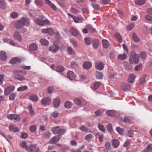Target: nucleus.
<instances>
[{
	"mask_svg": "<svg viewBox=\"0 0 152 152\" xmlns=\"http://www.w3.org/2000/svg\"><path fill=\"white\" fill-rule=\"evenodd\" d=\"M7 117L8 119L15 122H19L21 119L20 115L17 114H9Z\"/></svg>",
	"mask_w": 152,
	"mask_h": 152,
	"instance_id": "4",
	"label": "nucleus"
},
{
	"mask_svg": "<svg viewBox=\"0 0 152 152\" xmlns=\"http://www.w3.org/2000/svg\"><path fill=\"white\" fill-rule=\"evenodd\" d=\"M64 68L62 66H57L56 69V71L57 72H61L64 71Z\"/></svg>",
	"mask_w": 152,
	"mask_h": 152,
	"instance_id": "50",
	"label": "nucleus"
},
{
	"mask_svg": "<svg viewBox=\"0 0 152 152\" xmlns=\"http://www.w3.org/2000/svg\"><path fill=\"white\" fill-rule=\"evenodd\" d=\"M37 127L35 125H34L30 126L29 127V130L31 132L33 133L36 132Z\"/></svg>",
	"mask_w": 152,
	"mask_h": 152,
	"instance_id": "45",
	"label": "nucleus"
},
{
	"mask_svg": "<svg viewBox=\"0 0 152 152\" xmlns=\"http://www.w3.org/2000/svg\"><path fill=\"white\" fill-rule=\"evenodd\" d=\"M28 107L29 110L30 115L32 116H34L35 115V113L34 110L33 109L32 105L31 104H29Z\"/></svg>",
	"mask_w": 152,
	"mask_h": 152,
	"instance_id": "27",
	"label": "nucleus"
},
{
	"mask_svg": "<svg viewBox=\"0 0 152 152\" xmlns=\"http://www.w3.org/2000/svg\"><path fill=\"white\" fill-rule=\"evenodd\" d=\"M127 58V55L126 54L119 55L118 57V59L120 61L124 60Z\"/></svg>",
	"mask_w": 152,
	"mask_h": 152,
	"instance_id": "31",
	"label": "nucleus"
},
{
	"mask_svg": "<svg viewBox=\"0 0 152 152\" xmlns=\"http://www.w3.org/2000/svg\"><path fill=\"white\" fill-rule=\"evenodd\" d=\"M80 129L86 132H91V131H88L89 129L87 127L84 126H81L80 128Z\"/></svg>",
	"mask_w": 152,
	"mask_h": 152,
	"instance_id": "44",
	"label": "nucleus"
},
{
	"mask_svg": "<svg viewBox=\"0 0 152 152\" xmlns=\"http://www.w3.org/2000/svg\"><path fill=\"white\" fill-rule=\"evenodd\" d=\"M68 53L71 55H75V52L71 47H69L67 50Z\"/></svg>",
	"mask_w": 152,
	"mask_h": 152,
	"instance_id": "33",
	"label": "nucleus"
},
{
	"mask_svg": "<svg viewBox=\"0 0 152 152\" xmlns=\"http://www.w3.org/2000/svg\"><path fill=\"white\" fill-rule=\"evenodd\" d=\"M28 134L25 132H23L21 134V137L23 139H26L28 137Z\"/></svg>",
	"mask_w": 152,
	"mask_h": 152,
	"instance_id": "59",
	"label": "nucleus"
},
{
	"mask_svg": "<svg viewBox=\"0 0 152 152\" xmlns=\"http://www.w3.org/2000/svg\"><path fill=\"white\" fill-rule=\"evenodd\" d=\"M51 100V99L50 98H44L41 100V103L43 105H48L50 103Z\"/></svg>",
	"mask_w": 152,
	"mask_h": 152,
	"instance_id": "8",
	"label": "nucleus"
},
{
	"mask_svg": "<svg viewBox=\"0 0 152 152\" xmlns=\"http://www.w3.org/2000/svg\"><path fill=\"white\" fill-rule=\"evenodd\" d=\"M34 21L36 24L41 26H43L45 25H49L50 23V22L47 19L41 20L39 19H36L34 20Z\"/></svg>",
	"mask_w": 152,
	"mask_h": 152,
	"instance_id": "3",
	"label": "nucleus"
},
{
	"mask_svg": "<svg viewBox=\"0 0 152 152\" xmlns=\"http://www.w3.org/2000/svg\"><path fill=\"white\" fill-rule=\"evenodd\" d=\"M99 42L98 40L95 39L94 40L93 42V48L95 49H97L99 45Z\"/></svg>",
	"mask_w": 152,
	"mask_h": 152,
	"instance_id": "26",
	"label": "nucleus"
},
{
	"mask_svg": "<svg viewBox=\"0 0 152 152\" xmlns=\"http://www.w3.org/2000/svg\"><path fill=\"white\" fill-rule=\"evenodd\" d=\"M59 49V47L58 46L54 45L49 48V50L53 53H56L58 50Z\"/></svg>",
	"mask_w": 152,
	"mask_h": 152,
	"instance_id": "15",
	"label": "nucleus"
},
{
	"mask_svg": "<svg viewBox=\"0 0 152 152\" xmlns=\"http://www.w3.org/2000/svg\"><path fill=\"white\" fill-rule=\"evenodd\" d=\"M131 55L129 58V61L130 63L132 64L134 63L135 64H138L139 62V56L134 51H132L131 53Z\"/></svg>",
	"mask_w": 152,
	"mask_h": 152,
	"instance_id": "2",
	"label": "nucleus"
},
{
	"mask_svg": "<svg viewBox=\"0 0 152 152\" xmlns=\"http://www.w3.org/2000/svg\"><path fill=\"white\" fill-rule=\"evenodd\" d=\"M0 7L3 9L5 8L6 7V3L3 0H0Z\"/></svg>",
	"mask_w": 152,
	"mask_h": 152,
	"instance_id": "43",
	"label": "nucleus"
},
{
	"mask_svg": "<svg viewBox=\"0 0 152 152\" xmlns=\"http://www.w3.org/2000/svg\"><path fill=\"white\" fill-rule=\"evenodd\" d=\"M133 39L135 42H139L140 41V39L137 37L136 34L133 33L132 34Z\"/></svg>",
	"mask_w": 152,
	"mask_h": 152,
	"instance_id": "32",
	"label": "nucleus"
},
{
	"mask_svg": "<svg viewBox=\"0 0 152 152\" xmlns=\"http://www.w3.org/2000/svg\"><path fill=\"white\" fill-rule=\"evenodd\" d=\"M145 18L146 20L152 22V16L149 15H147L145 16Z\"/></svg>",
	"mask_w": 152,
	"mask_h": 152,
	"instance_id": "54",
	"label": "nucleus"
},
{
	"mask_svg": "<svg viewBox=\"0 0 152 152\" xmlns=\"http://www.w3.org/2000/svg\"><path fill=\"white\" fill-rule=\"evenodd\" d=\"M135 3L138 5H141L145 3V0H135Z\"/></svg>",
	"mask_w": 152,
	"mask_h": 152,
	"instance_id": "30",
	"label": "nucleus"
},
{
	"mask_svg": "<svg viewBox=\"0 0 152 152\" xmlns=\"http://www.w3.org/2000/svg\"><path fill=\"white\" fill-rule=\"evenodd\" d=\"M112 145L114 148H118L119 145V142L117 139H114L112 140Z\"/></svg>",
	"mask_w": 152,
	"mask_h": 152,
	"instance_id": "19",
	"label": "nucleus"
},
{
	"mask_svg": "<svg viewBox=\"0 0 152 152\" xmlns=\"http://www.w3.org/2000/svg\"><path fill=\"white\" fill-rule=\"evenodd\" d=\"M140 58L142 59H145L147 57V54L145 52H142L140 53L139 54Z\"/></svg>",
	"mask_w": 152,
	"mask_h": 152,
	"instance_id": "35",
	"label": "nucleus"
},
{
	"mask_svg": "<svg viewBox=\"0 0 152 152\" xmlns=\"http://www.w3.org/2000/svg\"><path fill=\"white\" fill-rule=\"evenodd\" d=\"M134 120V118L133 117L126 116L125 117L124 121L127 123H132Z\"/></svg>",
	"mask_w": 152,
	"mask_h": 152,
	"instance_id": "17",
	"label": "nucleus"
},
{
	"mask_svg": "<svg viewBox=\"0 0 152 152\" xmlns=\"http://www.w3.org/2000/svg\"><path fill=\"white\" fill-rule=\"evenodd\" d=\"M67 15L69 17L73 19L76 23H81L84 20V19L82 17H77L69 13H68Z\"/></svg>",
	"mask_w": 152,
	"mask_h": 152,
	"instance_id": "6",
	"label": "nucleus"
},
{
	"mask_svg": "<svg viewBox=\"0 0 152 152\" xmlns=\"http://www.w3.org/2000/svg\"><path fill=\"white\" fill-rule=\"evenodd\" d=\"M71 65L73 68H75L77 66V63L75 61H73L71 62Z\"/></svg>",
	"mask_w": 152,
	"mask_h": 152,
	"instance_id": "63",
	"label": "nucleus"
},
{
	"mask_svg": "<svg viewBox=\"0 0 152 152\" xmlns=\"http://www.w3.org/2000/svg\"><path fill=\"white\" fill-rule=\"evenodd\" d=\"M60 104V101L59 97H57L53 100V104L54 107H58L59 106Z\"/></svg>",
	"mask_w": 152,
	"mask_h": 152,
	"instance_id": "11",
	"label": "nucleus"
},
{
	"mask_svg": "<svg viewBox=\"0 0 152 152\" xmlns=\"http://www.w3.org/2000/svg\"><path fill=\"white\" fill-rule=\"evenodd\" d=\"M115 37L118 40V41L121 42L122 41V38L120 34L116 33L114 35Z\"/></svg>",
	"mask_w": 152,
	"mask_h": 152,
	"instance_id": "34",
	"label": "nucleus"
},
{
	"mask_svg": "<svg viewBox=\"0 0 152 152\" xmlns=\"http://www.w3.org/2000/svg\"><path fill=\"white\" fill-rule=\"evenodd\" d=\"M146 77V75H145L140 79L139 80V83L140 85L143 84L145 83Z\"/></svg>",
	"mask_w": 152,
	"mask_h": 152,
	"instance_id": "38",
	"label": "nucleus"
},
{
	"mask_svg": "<svg viewBox=\"0 0 152 152\" xmlns=\"http://www.w3.org/2000/svg\"><path fill=\"white\" fill-rule=\"evenodd\" d=\"M21 70H17L14 72V78L15 79L20 81L23 80H25V77L22 76H20L18 75L20 72H22Z\"/></svg>",
	"mask_w": 152,
	"mask_h": 152,
	"instance_id": "7",
	"label": "nucleus"
},
{
	"mask_svg": "<svg viewBox=\"0 0 152 152\" xmlns=\"http://www.w3.org/2000/svg\"><path fill=\"white\" fill-rule=\"evenodd\" d=\"M38 48L36 44L33 43L31 44L29 46V49L31 51H34L36 50Z\"/></svg>",
	"mask_w": 152,
	"mask_h": 152,
	"instance_id": "25",
	"label": "nucleus"
},
{
	"mask_svg": "<svg viewBox=\"0 0 152 152\" xmlns=\"http://www.w3.org/2000/svg\"><path fill=\"white\" fill-rule=\"evenodd\" d=\"M52 132L55 134H59L61 135L65 133L66 131V130L61 129L60 127L58 126L54 127L52 128Z\"/></svg>",
	"mask_w": 152,
	"mask_h": 152,
	"instance_id": "5",
	"label": "nucleus"
},
{
	"mask_svg": "<svg viewBox=\"0 0 152 152\" xmlns=\"http://www.w3.org/2000/svg\"><path fill=\"white\" fill-rule=\"evenodd\" d=\"M15 88L13 86H11L7 87L5 89L4 94L5 95H8L11 92L13 91Z\"/></svg>",
	"mask_w": 152,
	"mask_h": 152,
	"instance_id": "9",
	"label": "nucleus"
},
{
	"mask_svg": "<svg viewBox=\"0 0 152 152\" xmlns=\"http://www.w3.org/2000/svg\"><path fill=\"white\" fill-rule=\"evenodd\" d=\"M35 2L37 5L38 6H42V0H35Z\"/></svg>",
	"mask_w": 152,
	"mask_h": 152,
	"instance_id": "60",
	"label": "nucleus"
},
{
	"mask_svg": "<svg viewBox=\"0 0 152 152\" xmlns=\"http://www.w3.org/2000/svg\"><path fill=\"white\" fill-rule=\"evenodd\" d=\"M61 139V137L59 136L54 137L50 140L49 143L51 144H54L58 142Z\"/></svg>",
	"mask_w": 152,
	"mask_h": 152,
	"instance_id": "12",
	"label": "nucleus"
},
{
	"mask_svg": "<svg viewBox=\"0 0 152 152\" xmlns=\"http://www.w3.org/2000/svg\"><path fill=\"white\" fill-rule=\"evenodd\" d=\"M91 64L89 61L85 62L83 65V68L86 69H90L91 67Z\"/></svg>",
	"mask_w": 152,
	"mask_h": 152,
	"instance_id": "18",
	"label": "nucleus"
},
{
	"mask_svg": "<svg viewBox=\"0 0 152 152\" xmlns=\"http://www.w3.org/2000/svg\"><path fill=\"white\" fill-rule=\"evenodd\" d=\"M13 37L15 39L19 42L21 41L22 40L21 36L18 31H16L14 32Z\"/></svg>",
	"mask_w": 152,
	"mask_h": 152,
	"instance_id": "10",
	"label": "nucleus"
},
{
	"mask_svg": "<svg viewBox=\"0 0 152 152\" xmlns=\"http://www.w3.org/2000/svg\"><path fill=\"white\" fill-rule=\"evenodd\" d=\"M65 107L67 108H70L72 106V103L69 101H66L65 103Z\"/></svg>",
	"mask_w": 152,
	"mask_h": 152,
	"instance_id": "41",
	"label": "nucleus"
},
{
	"mask_svg": "<svg viewBox=\"0 0 152 152\" xmlns=\"http://www.w3.org/2000/svg\"><path fill=\"white\" fill-rule=\"evenodd\" d=\"M103 46L104 48H107L109 46V43L108 41L104 39L102 41Z\"/></svg>",
	"mask_w": 152,
	"mask_h": 152,
	"instance_id": "29",
	"label": "nucleus"
},
{
	"mask_svg": "<svg viewBox=\"0 0 152 152\" xmlns=\"http://www.w3.org/2000/svg\"><path fill=\"white\" fill-rule=\"evenodd\" d=\"M70 31L72 34L75 37H77L80 34L79 31L75 28L73 27L71 28Z\"/></svg>",
	"mask_w": 152,
	"mask_h": 152,
	"instance_id": "13",
	"label": "nucleus"
},
{
	"mask_svg": "<svg viewBox=\"0 0 152 152\" xmlns=\"http://www.w3.org/2000/svg\"><path fill=\"white\" fill-rule=\"evenodd\" d=\"M86 27L88 29V31L91 32H94L95 31V29L90 25H86Z\"/></svg>",
	"mask_w": 152,
	"mask_h": 152,
	"instance_id": "46",
	"label": "nucleus"
},
{
	"mask_svg": "<svg viewBox=\"0 0 152 152\" xmlns=\"http://www.w3.org/2000/svg\"><path fill=\"white\" fill-rule=\"evenodd\" d=\"M28 87L26 86H23L21 87H19L18 88L17 91H20L27 89Z\"/></svg>",
	"mask_w": 152,
	"mask_h": 152,
	"instance_id": "42",
	"label": "nucleus"
},
{
	"mask_svg": "<svg viewBox=\"0 0 152 152\" xmlns=\"http://www.w3.org/2000/svg\"><path fill=\"white\" fill-rule=\"evenodd\" d=\"M30 24L29 20L27 18H23L18 21L15 23V26L16 28L19 29L22 28L25 25L28 26Z\"/></svg>",
	"mask_w": 152,
	"mask_h": 152,
	"instance_id": "1",
	"label": "nucleus"
},
{
	"mask_svg": "<svg viewBox=\"0 0 152 152\" xmlns=\"http://www.w3.org/2000/svg\"><path fill=\"white\" fill-rule=\"evenodd\" d=\"M9 129L10 131H13L14 132H17L19 131V128L18 127H15L12 125L9 126Z\"/></svg>",
	"mask_w": 152,
	"mask_h": 152,
	"instance_id": "23",
	"label": "nucleus"
},
{
	"mask_svg": "<svg viewBox=\"0 0 152 152\" xmlns=\"http://www.w3.org/2000/svg\"><path fill=\"white\" fill-rule=\"evenodd\" d=\"M95 65L96 68L99 70H102L104 67L103 64L101 62H96Z\"/></svg>",
	"mask_w": 152,
	"mask_h": 152,
	"instance_id": "14",
	"label": "nucleus"
},
{
	"mask_svg": "<svg viewBox=\"0 0 152 152\" xmlns=\"http://www.w3.org/2000/svg\"><path fill=\"white\" fill-rule=\"evenodd\" d=\"M110 57L111 59H114L115 58V52L114 51H111L110 53Z\"/></svg>",
	"mask_w": 152,
	"mask_h": 152,
	"instance_id": "58",
	"label": "nucleus"
},
{
	"mask_svg": "<svg viewBox=\"0 0 152 152\" xmlns=\"http://www.w3.org/2000/svg\"><path fill=\"white\" fill-rule=\"evenodd\" d=\"M70 41L74 47H77V43L74 39H70Z\"/></svg>",
	"mask_w": 152,
	"mask_h": 152,
	"instance_id": "62",
	"label": "nucleus"
},
{
	"mask_svg": "<svg viewBox=\"0 0 152 152\" xmlns=\"http://www.w3.org/2000/svg\"><path fill=\"white\" fill-rule=\"evenodd\" d=\"M105 150L107 151L110 150L111 149V145L110 143L109 142H107L105 144Z\"/></svg>",
	"mask_w": 152,
	"mask_h": 152,
	"instance_id": "40",
	"label": "nucleus"
},
{
	"mask_svg": "<svg viewBox=\"0 0 152 152\" xmlns=\"http://www.w3.org/2000/svg\"><path fill=\"white\" fill-rule=\"evenodd\" d=\"M70 10L71 12L74 14H77L78 13V10L76 9L73 7L71 8Z\"/></svg>",
	"mask_w": 152,
	"mask_h": 152,
	"instance_id": "56",
	"label": "nucleus"
},
{
	"mask_svg": "<svg viewBox=\"0 0 152 152\" xmlns=\"http://www.w3.org/2000/svg\"><path fill=\"white\" fill-rule=\"evenodd\" d=\"M117 131L118 133L119 134L121 135L123 134L124 130L122 129L121 128L119 127H117L116 128Z\"/></svg>",
	"mask_w": 152,
	"mask_h": 152,
	"instance_id": "49",
	"label": "nucleus"
},
{
	"mask_svg": "<svg viewBox=\"0 0 152 152\" xmlns=\"http://www.w3.org/2000/svg\"><path fill=\"white\" fill-rule=\"evenodd\" d=\"M100 83L99 82H96L93 84V88L94 89H96L100 86Z\"/></svg>",
	"mask_w": 152,
	"mask_h": 152,
	"instance_id": "47",
	"label": "nucleus"
},
{
	"mask_svg": "<svg viewBox=\"0 0 152 152\" xmlns=\"http://www.w3.org/2000/svg\"><path fill=\"white\" fill-rule=\"evenodd\" d=\"M96 76L97 78L101 79L103 78V75L102 72H98L96 73Z\"/></svg>",
	"mask_w": 152,
	"mask_h": 152,
	"instance_id": "37",
	"label": "nucleus"
},
{
	"mask_svg": "<svg viewBox=\"0 0 152 152\" xmlns=\"http://www.w3.org/2000/svg\"><path fill=\"white\" fill-rule=\"evenodd\" d=\"M47 33H48L50 35H52L54 34V32L52 28H48Z\"/></svg>",
	"mask_w": 152,
	"mask_h": 152,
	"instance_id": "53",
	"label": "nucleus"
},
{
	"mask_svg": "<svg viewBox=\"0 0 152 152\" xmlns=\"http://www.w3.org/2000/svg\"><path fill=\"white\" fill-rule=\"evenodd\" d=\"M47 92L49 94H51L53 91V88L51 86H49L47 88Z\"/></svg>",
	"mask_w": 152,
	"mask_h": 152,
	"instance_id": "57",
	"label": "nucleus"
},
{
	"mask_svg": "<svg viewBox=\"0 0 152 152\" xmlns=\"http://www.w3.org/2000/svg\"><path fill=\"white\" fill-rule=\"evenodd\" d=\"M107 114L110 116H113L114 115V111L113 110H107L106 112Z\"/></svg>",
	"mask_w": 152,
	"mask_h": 152,
	"instance_id": "48",
	"label": "nucleus"
},
{
	"mask_svg": "<svg viewBox=\"0 0 152 152\" xmlns=\"http://www.w3.org/2000/svg\"><path fill=\"white\" fill-rule=\"evenodd\" d=\"M7 59L5 52L2 51L0 52V59L2 61H5Z\"/></svg>",
	"mask_w": 152,
	"mask_h": 152,
	"instance_id": "22",
	"label": "nucleus"
},
{
	"mask_svg": "<svg viewBox=\"0 0 152 152\" xmlns=\"http://www.w3.org/2000/svg\"><path fill=\"white\" fill-rule=\"evenodd\" d=\"M21 62V60L18 58L15 57L12 58L10 61V62L12 64H14L16 63H20Z\"/></svg>",
	"mask_w": 152,
	"mask_h": 152,
	"instance_id": "24",
	"label": "nucleus"
},
{
	"mask_svg": "<svg viewBox=\"0 0 152 152\" xmlns=\"http://www.w3.org/2000/svg\"><path fill=\"white\" fill-rule=\"evenodd\" d=\"M32 152H37L39 150V148L37 147V145H31Z\"/></svg>",
	"mask_w": 152,
	"mask_h": 152,
	"instance_id": "36",
	"label": "nucleus"
},
{
	"mask_svg": "<svg viewBox=\"0 0 152 152\" xmlns=\"http://www.w3.org/2000/svg\"><path fill=\"white\" fill-rule=\"evenodd\" d=\"M93 136L91 134L87 135L85 137V140L86 141H90L93 137Z\"/></svg>",
	"mask_w": 152,
	"mask_h": 152,
	"instance_id": "55",
	"label": "nucleus"
},
{
	"mask_svg": "<svg viewBox=\"0 0 152 152\" xmlns=\"http://www.w3.org/2000/svg\"><path fill=\"white\" fill-rule=\"evenodd\" d=\"M75 77L74 72L71 71H68L67 73V77L70 80H72Z\"/></svg>",
	"mask_w": 152,
	"mask_h": 152,
	"instance_id": "20",
	"label": "nucleus"
},
{
	"mask_svg": "<svg viewBox=\"0 0 152 152\" xmlns=\"http://www.w3.org/2000/svg\"><path fill=\"white\" fill-rule=\"evenodd\" d=\"M122 89L125 91H129L131 89L130 85L126 83H123Z\"/></svg>",
	"mask_w": 152,
	"mask_h": 152,
	"instance_id": "16",
	"label": "nucleus"
},
{
	"mask_svg": "<svg viewBox=\"0 0 152 152\" xmlns=\"http://www.w3.org/2000/svg\"><path fill=\"white\" fill-rule=\"evenodd\" d=\"M134 26V24L133 23H131L129 25L127 26V29L129 31H131L133 28Z\"/></svg>",
	"mask_w": 152,
	"mask_h": 152,
	"instance_id": "61",
	"label": "nucleus"
},
{
	"mask_svg": "<svg viewBox=\"0 0 152 152\" xmlns=\"http://www.w3.org/2000/svg\"><path fill=\"white\" fill-rule=\"evenodd\" d=\"M40 42L42 44L45 46H47L49 44L48 41L45 39H41Z\"/></svg>",
	"mask_w": 152,
	"mask_h": 152,
	"instance_id": "39",
	"label": "nucleus"
},
{
	"mask_svg": "<svg viewBox=\"0 0 152 152\" xmlns=\"http://www.w3.org/2000/svg\"><path fill=\"white\" fill-rule=\"evenodd\" d=\"M135 78L136 76L134 74H130L129 76L128 81L129 83H132L134 81Z\"/></svg>",
	"mask_w": 152,
	"mask_h": 152,
	"instance_id": "21",
	"label": "nucleus"
},
{
	"mask_svg": "<svg viewBox=\"0 0 152 152\" xmlns=\"http://www.w3.org/2000/svg\"><path fill=\"white\" fill-rule=\"evenodd\" d=\"M74 101L75 103L77 105H80L81 104L80 100L77 98H75L74 100Z\"/></svg>",
	"mask_w": 152,
	"mask_h": 152,
	"instance_id": "52",
	"label": "nucleus"
},
{
	"mask_svg": "<svg viewBox=\"0 0 152 152\" xmlns=\"http://www.w3.org/2000/svg\"><path fill=\"white\" fill-rule=\"evenodd\" d=\"M16 96V93H12L9 96V99L10 100H13Z\"/></svg>",
	"mask_w": 152,
	"mask_h": 152,
	"instance_id": "51",
	"label": "nucleus"
},
{
	"mask_svg": "<svg viewBox=\"0 0 152 152\" xmlns=\"http://www.w3.org/2000/svg\"><path fill=\"white\" fill-rule=\"evenodd\" d=\"M29 99L31 101L34 102H37L38 100V96L34 94L31 95L29 96Z\"/></svg>",
	"mask_w": 152,
	"mask_h": 152,
	"instance_id": "28",
	"label": "nucleus"
},
{
	"mask_svg": "<svg viewBox=\"0 0 152 152\" xmlns=\"http://www.w3.org/2000/svg\"><path fill=\"white\" fill-rule=\"evenodd\" d=\"M107 127L108 131L110 132H111L113 131L112 125L110 124H108Z\"/></svg>",
	"mask_w": 152,
	"mask_h": 152,
	"instance_id": "64",
	"label": "nucleus"
}]
</instances>
